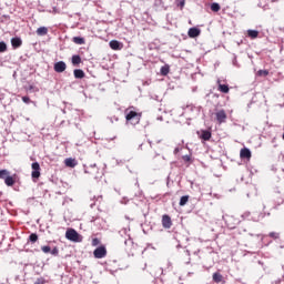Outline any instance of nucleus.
Segmentation results:
<instances>
[{
    "label": "nucleus",
    "mask_w": 284,
    "mask_h": 284,
    "mask_svg": "<svg viewBox=\"0 0 284 284\" xmlns=\"http://www.w3.org/2000/svg\"><path fill=\"white\" fill-rule=\"evenodd\" d=\"M141 116L142 114L136 111L130 109L125 110V119L128 123H131L132 125H139V123H141Z\"/></svg>",
    "instance_id": "nucleus-1"
},
{
    "label": "nucleus",
    "mask_w": 284,
    "mask_h": 284,
    "mask_svg": "<svg viewBox=\"0 0 284 284\" xmlns=\"http://www.w3.org/2000/svg\"><path fill=\"white\" fill-rule=\"evenodd\" d=\"M65 239L72 241V243H81V241H83V237L74 229L67 230Z\"/></svg>",
    "instance_id": "nucleus-2"
},
{
    "label": "nucleus",
    "mask_w": 284,
    "mask_h": 284,
    "mask_svg": "<svg viewBox=\"0 0 284 284\" xmlns=\"http://www.w3.org/2000/svg\"><path fill=\"white\" fill-rule=\"evenodd\" d=\"M215 121L221 125L227 121V112L225 110L221 109L217 110L215 113Z\"/></svg>",
    "instance_id": "nucleus-3"
},
{
    "label": "nucleus",
    "mask_w": 284,
    "mask_h": 284,
    "mask_svg": "<svg viewBox=\"0 0 284 284\" xmlns=\"http://www.w3.org/2000/svg\"><path fill=\"white\" fill-rule=\"evenodd\" d=\"M94 258H105L108 256V248L105 246H99L93 251Z\"/></svg>",
    "instance_id": "nucleus-4"
},
{
    "label": "nucleus",
    "mask_w": 284,
    "mask_h": 284,
    "mask_svg": "<svg viewBox=\"0 0 284 284\" xmlns=\"http://www.w3.org/2000/svg\"><path fill=\"white\" fill-rule=\"evenodd\" d=\"M31 176L32 179H39L41 176V165L39 164V162H33L31 164Z\"/></svg>",
    "instance_id": "nucleus-5"
},
{
    "label": "nucleus",
    "mask_w": 284,
    "mask_h": 284,
    "mask_svg": "<svg viewBox=\"0 0 284 284\" xmlns=\"http://www.w3.org/2000/svg\"><path fill=\"white\" fill-rule=\"evenodd\" d=\"M162 227H164V230H170V227H172V217H170V215L164 214L162 216Z\"/></svg>",
    "instance_id": "nucleus-6"
},
{
    "label": "nucleus",
    "mask_w": 284,
    "mask_h": 284,
    "mask_svg": "<svg viewBox=\"0 0 284 284\" xmlns=\"http://www.w3.org/2000/svg\"><path fill=\"white\" fill-rule=\"evenodd\" d=\"M68 65L65 64V62L63 61H59L54 64L53 70L54 72L61 73V72H65Z\"/></svg>",
    "instance_id": "nucleus-7"
},
{
    "label": "nucleus",
    "mask_w": 284,
    "mask_h": 284,
    "mask_svg": "<svg viewBox=\"0 0 284 284\" xmlns=\"http://www.w3.org/2000/svg\"><path fill=\"white\" fill-rule=\"evenodd\" d=\"M187 34H189L190 39H196V37L201 36V29L193 27V28L189 29Z\"/></svg>",
    "instance_id": "nucleus-8"
},
{
    "label": "nucleus",
    "mask_w": 284,
    "mask_h": 284,
    "mask_svg": "<svg viewBox=\"0 0 284 284\" xmlns=\"http://www.w3.org/2000/svg\"><path fill=\"white\" fill-rule=\"evenodd\" d=\"M219 92L227 94L230 92V87L227 84H222L221 80L216 81Z\"/></svg>",
    "instance_id": "nucleus-9"
},
{
    "label": "nucleus",
    "mask_w": 284,
    "mask_h": 284,
    "mask_svg": "<svg viewBox=\"0 0 284 284\" xmlns=\"http://www.w3.org/2000/svg\"><path fill=\"white\" fill-rule=\"evenodd\" d=\"M109 45L111 50H123V43L119 42V40H111Z\"/></svg>",
    "instance_id": "nucleus-10"
},
{
    "label": "nucleus",
    "mask_w": 284,
    "mask_h": 284,
    "mask_svg": "<svg viewBox=\"0 0 284 284\" xmlns=\"http://www.w3.org/2000/svg\"><path fill=\"white\" fill-rule=\"evenodd\" d=\"M240 158L241 159H252V151L250 149L244 148L240 151Z\"/></svg>",
    "instance_id": "nucleus-11"
},
{
    "label": "nucleus",
    "mask_w": 284,
    "mask_h": 284,
    "mask_svg": "<svg viewBox=\"0 0 284 284\" xmlns=\"http://www.w3.org/2000/svg\"><path fill=\"white\" fill-rule=\"evenodd\" d=\"M64 165L67 168H77V165H79V162H77L75 159L69 158L64 160Z\"/></svg>",
    "instance_id": "nucleus-12"
},
{
    "label": "nucleus",
    "mask_w": 284,
    "mask_h": 284,
    "mask_svg": "<svg viewBox=\"0 0 284 284\" xmlns=\"http://www.w3.org/2000/svg\"><path fill=\"white\" fill-rule=\"evenodd\" d=\"M11 45L12 48H14V50H17V48H21V45H23V41L21 40V38H12Z\"/></svg>",
    "instance_id": "nucleus-13"
},
{
    "label": "nucleus",
    "mask_w": 284,
    "mask_h": 284,
    "mask_svg": "<svg viewBox=\"0 0 284 284\" xmlns=\"http://www.w3.org/2000/svg\"><path fill=\"white\" fill-rule=\"evenodd\" d=\"M203 141H210L212 139V132L207 130H202V134L200 136Z\"/></svg>",
    "instance_id": "nucleus-14"
},
{
    "label": "nucleus",
    "mask_w": 284,
    "mask_h": 284,
    "mask_svg": "<svg viewBox=\"0 0 284 284\" xmlns=\"http://www.w3.org/2000/svg\"><path fill=\"white\" fill-rule=\"evenodd\" d=\"M73 75L75 79H84L85 78V72H83V70L81 69H75L73 71Z\"/></svg>",
    "instance_id": "nucleus-15"
},
{
    "label": "nucleus",
    "mask_w": 284,
    "mask_h": 284,
    "mask_svg": "<svg viewBox=\"0 0 284 284\" xmlns=\"http://www.w3.org/2000/svg\"><path fill=\"white\" fill-rule=\"evenodd\" d=\"M73 43L77 45H85V39L81 37H73L72 39Z\"/></svg>",
    "instance_id": "nucleus-16"
},
{
    "label": "nucleus",
    "mask_w": 284,
    "mask_h": 284,
    "mask_svg": "<svg viewBox=\"0 0 284 284\" xmlns=\"http://www.w3.org/2000/svg\"><path fill=\"white\" fill-rule=\"evenodd\" d=\"M38 37H45L48 34V28L47 27H40L37 29Z\"/></svg>",
    "instance_id": "nucleus-17"
},
{
    "label": "nucleus",
    "mask_w": 284,
    "mask_h": 284,
    "mask_svg": "<svg viewBox=\"0 0 284 284\" xmlns=\"http://www.w3.org/2000/svg\"><path fill=\"white\" fill-rule=\"evenodd\" d=\"M160 72L162 77H168V74H170V65L165 64L161 67Z\"/></svg>",
    "instance_id": "nucleus-18"
},
{
    "label": "nucleus",
    "mask_w": 284,
    "mask_h": 284,
    "mask_svg": "<svg viewBox=\"0 0 284 284\" xmlns=\"http://www.w3.org/2000/svg\"><path fill=\"white\" fill-rule=\"evenodd\" d=\"M214 283H223V275L221 273H213Z\"/></svg>",
    "instance_id": "nucleus-19"
},
{
    "label": "nucleus",
    "mask_w": 284,
    "mask_h": 284,
    "mask_svg": "<svg viewBox=\"0 0 284 284\" xmlns=\"http://www.w3.org/2000/svg\"><path fill=\"white\" fill-rule=\"evenodd\" d=\"M4 183H6V185H8L9 187H12V185H14V178L8 175V176L4 179Z\"/></svg>",
    "instance_id": "nucleus-20"
},
{
    "label": "nucleus",
    "mask_w": 284,
    "mask_h": 284,
    "mask_svg": "<svg viewBox=\"0 0 284 284\" xmlns=\"http://www.w3.org/2000/svg\"><path fill=\"white\" fill-rule=\"evenodd\" d=\"M187 201H190V195H183L180 199V206L183 207L184 205H187Z\"/></svg>",
    "instance_id": "nucleus-21"
},
{
    "label": "nucleus",
    "mask_w": 284,
    "mask_h": 284,
    "mask_svg": "<svg viewBox=\"0 0 284 284\" xmlns=\"http://www.w3.org/2000/svg\"><path fill=\"white\" fill-rule=\"evenodd\" d=\"M247 34L251 39H257L258 38V31H256V30H247Z\"/></svg>",
    "instance_id": "nucleus-22"
},
{
    "label": "nucleus",
    "mask_w": 284,
    "mask_h": 284,
    "mask_svg": "<svg viewBox=\"0 0 284 284\" xmlns=\"http://www.w3.org/2000/svg\"><path fill=\"white\" fill-rule=\"evenodd\" d=\"M29 241L30 243H37V241H39V235H37V233H31L29 235Z\"/></svg>",
    "instance_id": "nucleus-23"
},
{
    "label": "nucleus",
    "mask_w": 284,
    "mask_h": 284,
    "mask_svg": "<svg viewBox=\"0 0 284 284\" xmlns=\"http://www.w3.org/2000/svg\"><path fill=\"white\" fill-rule=\"evenodd\" d=\"M72 63L74 65H80V63H81V55H73L72 57Z\"/></svg>",
    "instance_id": "nucleus-24"
},
{
    "label": "nucleus",
    "mask_w": 284,
    "mask_h": 284,
    "mask_svg": "<svg viewBox=\"0 0 284 284\" xmlns=\"http://www.w3.org/2000/svg\"><path fill=\"white\" fill-rule=\"evenodd\" d=\"M211 10L212 12H219V10H221V4L214 2L211 4Z\"/></svg>",
    "instance_id": "nucleus-25"
},
{
    "label": "nucleus",
    "mask_w": 284,
    "mask_h": 284,
    "mask_svg": "<svg viewBox=\"0 0 284 284\" xmlns=\"http://www.w3.org/2000/svg\"><path fill=\"white\" fill-rule=\"evenodd\" d=\"M175 3L179 8H181V10L185 8V0H175Z\"/></svg>",
    "instance_id": "nucleus-26"
},
{
    "label": "nucleus",
    "mask_w": 284,
    "mask_h": 284,
    "mask_svg": "<svg viewBox=\"0 0 284 284\" xmlns=\"http://www.w3.org/2000/svg\"><path fill=\"white\" fill-rule=\"evenodd\" d=\"M258 77H267L270 74V71L267 70H260L257 71Z\"/></svg>",
    "instance_id": "nucleus-27"
},
{
    "label": "nucleus",
    "mask_w": 284,
    "mask_h": 284,
    "mask_svg": "<svg viewBox=\"0 0 284 284\" xmlns=\"http://www.w3.org/2000/svg\"><path fill=\"white\" fill-rule=\"evenodd\" d=\"M8 174H10V172H8V170H0V179H6V176H8Z\"/></svg>",
    "instance_id": "nucleus-28"
},
{
    "label": "nucleus",
    "mask_w": 284,
    "mask_h": 284,
    "mask_svg": "<svg viewBox=\"0 0 284 284\" xmlns=\"http://www.w3.org/2000/svg\"><path fill=\"white\" fill-rule=\"evenodd\" d=\"M50 254H52V256H59V248L54 246L53 248H51Z\"/></svg>",
    "instance_id": "nucleus-29"
},
{
    "label": "nucleus",
    "mask_w": 284,
    "mask_h": 284,
    "mask_svg": "<svg viewBox=\"0 0 284 284\" xmlns=\"http://www.w3.org/2000/svg\"><path fill=\"white\" fill-rule=\"evenodd\" d=\"M6 50H8L6 42H0V52H6Z\"/></svg>",
    "instance_id": "nucleus-30"
},
{
    "label": "nucleus",
    "mask_w": 284,
    "mask_h": 284,
    "mask_svg": "<svg viewBox=\"0 0 284 284\" xmlns=\"http://www.w3.org/2000/svg\"><path fill=\"white\" fill-rule=\"evenodd\" d=\"M41 251L43 252V254H50L51 248L50 246H41Z\"/></svg>",
    "instance_id": "nucleus-31"
},
{
    "label": "nucleus",
    "mask_w": 284,
    "mask_h": 284,
    "mask_svg": "<svg viewBox=\"0 0 284 284\" xmlns=\"http://www.w3.org/2000/svg\"><path fill=\"white\" fill-rule=\"evenodd\" d=\"M100 243H101V241H100L98 237H94V239L92 240L91 245H93V247H97V245H100Z\"/></svg>",
    "instance_id": "nucleus-32"
},
{
    "label": "nucleus",
    "mask_w": 284,
    "mask_h": 284,
    "mask_svg": "<svg viewBox=\"0 0 284 284\" xmlns=\"http://www.w3.org/2000/svg\"><path fill=\"white\" fill-rule=\"evenodd\" d=\"M23 103H32V100H30V97H22Z\"/></svg>",
    "instance_id": "nucleus-33"
},
{
    "label": "nucleus",
    "mask_w": 284,
    "mask_h": 284,
    "mask_svg": "<svg viewBox=\"0 0 284 284\" xmlns=\"http://www.w3.org/2000/svg\"><path fill=\"white\" fill-rule=\"evenodd\" d=\"M268 236H270L271 239H278V233H276V232H271V233L268 234Z\"/></svg>",
    "instance_id": "nucleus-34"
},
{
    "label": "nucleus",
    "mask_w": 284,
    "mask_h": 284,
    "mask_svg": "<svg viewBox=\"0 0 284 284\" xmlns=\"http://www.w3.org/2000/svg\"><path fill=\"white\" fill-rule=\"evenodd\" d=\"M34 284H45V280L43 277L38 278Z\"/></svg>",
    "instance_id": "nucleus-35"
},
{
    "label": "nucleus",
    "mask_w": 284,
    "mask_h": 284,
    "mask_svg": "<svg viewBox=\"0 0 284 284\" xmlns=\"http://www.w3.org/2000/svg\"><path fill=\"white\" fill-rule=\"evenodd\" d=\"M183 159H184L185 161H190V156H189V155L183 156Z\"/></svg>",
    "instance_id": "nucleus-36"
},
{
    "label": "nucleus",
    "mask_w": 284,
    "mask_h": 284,
    "mask_svg": "<svg viewBox=\"0 0 284 284\" xmlns=\"http://www.w3.org/2000/svg\"><path fill=\"white\" fill-rule=\"evenodd\" d=\"M229 225V227L231 229V230H234V227H236L235 225H230V224H227Z\"/></svg>",
    "instance_id": "nucleus-37"
},
{
    "label": "nucleus",
    "mask_w": 284,
    "mask_h": 284,
    "mask_svg": "<svg viewBox=\"0 0 284 284\" xmlns=\"http://www.w3.org/2000/svg\"><path fill=\"white\" fill-rule=\"evenodd\" d=\"M230 221H232V217H229V219L226 220V223H230Z\"/></svg>",
    "instance_id": "nucleus-38"
}]
</instances>
